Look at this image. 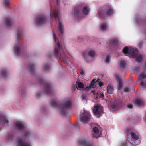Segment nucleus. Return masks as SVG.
<instances>
[{"label":"nucleus","instance_id":"nucleus-1","mask_svg":"<svg viewBox=\"0 0 146 146\" xmlns=\"http://www.w3.org/2000/svg\"><path fill=\"white\" fill-rule=\"evenodd\" d=\"M51 103L52 106L57 107L60 109V113L63 116L66 115L67 111L72 108V103L70 100L66 101L63 104H61L59 102L53 100Z\"/></svg>","mask_w":146,"mask_h":146},{"label":"nucleus","instance_id":"nucleus-2","mask_svg":"<svg viewBox=\"0 0 146 146\" xmlns=\"http://www.w3.org/2000/svg\"><path fill=\"white\" fill-rule=\"evenodd\" d=\"M98 14L100 17L104 18L112 15L113 11L111 7L109 6L103 7L100 10H98Z\"/></svg>","mask_w":146,"mask_h":146},{"label":"nucleus","instance_id":"nucleus-3","mask_svg":"<svg viewBox=\"0 0 146 146\" xmlns=\"http://www.w3.org/2000/svg\"><path fill=\"white\" fill-rule=\"evenodd\" d=\"M62 50V49L60 45L59 40H58V43L55 49L54 56L57 58H59L61 61H64L66 58L65 54L63 52H62L60 54L59 53V52Z\"/></svg>","mask_w":146,"mask_h":146},{"label":"nucleus","instance_id":"nucleus-4","mask_svg":"<svg viewBox=\"0 0 146 146\" xmlns=\"http://www.w3.org/2000/svg\"><path fill=\"white\" fill-rule=\"evenodd\" d=\"M53 13L54 17L55 18L56 21H59V30L61 34L62 35L64 32V27L62 23L60 20L58 10V9H54L53 11Z\"/></svg>","mask_w":146,"mask_h":146},{"label":"nucleus","instance_id":"nucleus-5","mask_svg":"<svg viewBox=\"0 0 146 146\" xmlns=\"http://www.w3.org/2000/svg\"><path fill=\"white\" fill-rule=\"evenodd\" d=\"M93 112L94 115L99 117L104 113L103 107L100 104L96 105L94 107Z\"/></svg>","mask_w":146,"mask_h":146},{"label":"nucleus","instance_id":"nucleus-6","mask_svg":"<svg viewBox=\"0 0 146 146\" xmlns=\"http://www.w3.org/2000/svg\"><path fill=\"white\" fill-rule=\"evenodd\" d=\"M91 118V115L89 112L84 111L80 115L81 121L84 123H87Z\"/></svg>","mask_w":146,"mask_h":146},{"label":"nucleus","instance_id":"nucleus-7","mask_svg":"<svg viewBox=\"0 0 146 146\" xmlns=\"http://www.w3.org/2000/svg\"><path fill=\"white\" fill-rule=\"evenodd\" d=\"M39 82L40 84H44L45 91L46 94L50 95L53 93V91L51 89V86L50 84L44 83L43 80L42 79H40Z\"/></svg>","mask_w":146,"mask_h":146},{"label":"nucleus","instance_id":"nucleus-8","mask_svg":"<svg viewBox=\"0 0 146 146\" xmlns=\"http://www.w3.org/2000/svg\"><path fill=\"white\" fill-rule=\"evenodd\" d=\"M46 17L44 15L37 18L36 19V23L38 25H43L46 23Z\"/></svg>","mask_w":146,"mask_h":146},{"label":"nucleus","instance_id":"nucleus-9","mask_svg":"<svg viewBox=\"0 0 146 146\" xmlns=\"http://www.w3.org/2000/svg\"><path fill=\"white\" fill-rule=\"evenodd\" d=\"M80 10L81 9L79 7H76L74 9V15L77 19H79L81 15L80 13Z\"/></svg>","mask_w":146,"mask_h":146},{"label":"nucleus","instance_id":"nucleus-10","mask_svg":"<svg viewBox=\"0 0 146 146\" xmlns=\"http://www.w3.org/2000/svg\"><path fill=\"white\" fill-rule=\"evenodd\" d=\"M21 44L18 43L16 45L14 48V52L15 54L19 55L20 52Z\"/></svg>","mask_w":146,"mask_h":146},{"label":"nucleus","instance_id":"nucleus-11","mask_svg":"<svg viewBox=\"0 0 146 146\" xmlns=\"http://www.w3.org/2000/svg\"><path fill=\"white\" fill-rule=\"evenodd\" d=\"M129 52L128 54H131V55L133 57H136L137 56V50H135L133 48H129Z\"/></svg>","mask_w":146,"mask_h":146},{"label":"nucleus","instance_id":"nucleus-12","mask_svg":"<svg viewBox=\"0 0 146 146\" xmlns=\"http://www.w3.org/2000/svg\"><path fill=\"white\" fill-rule=\"evenodd\" d=\"M17 129L19 130H21L24 128L23 125L20 122H17L15 124Z\"/></svg>","mask_w":146,"mask_h":146},{"label":"nucleus","instance_id":"nucleus-13","mask_svg":"<svg viewBox=\"0 0 146 146\" xmlns=\"http://www.w3.org/2000/svg\"><path fill=\"white\" fill-rule=\"evenodd\" d=\"M115 78L119 83L118 86V89L119 90H120L121 88L122 85L121 79L119 76L117 75L115 76Z\"/></svg>","mask_w":146,"mask_h":146},{"label":"nucleus","instance_id":"nucleus-14","mask_svg":"<svg viewBox=\"0 0 146 146\" xmlns=\"http://www.w3.org/2000/svg\"><path fill=\"white\" fill-rule=\"evenodd\" d=\"M18 146H29L28 143H24L22 139L18 140Z\"/></svg>","mask_w":146,"mask_h":146},{"label":"nucleus","instance_id":"nucleus-15","mask_svg":"<svg viewBox=\"0 0 146 146\" xmlns=\"http://www.w3.org/2000/svg\"><path fill=\"white\" fill-rule=\"evenodd\" d=\"M1 122L8 123V121L5 116L0 114V123Z\"/></svg>","mask_w":146,"mask_h":146},{"label":"nucleus","instance_id":"nucleus-16","mask_svg":"<svg viewBox=\"0 0 146 146\" xmlns=\"http://www.w3.org/2000/svg\"><path fill=\"white\" fill-rule=\"evenodd\" d=\"M12 23V20L9 17L7 18L5 21V24L7 26L11 25Z\"/></svg>","mask_w":146,"mask_h":146},{"label":"nucleus","instance_id":"nucleus-17","mask_svg":"<svg viewBox=\"0 0 146 146\" xmlns=\"http://www.w3.org/2000/svg\"><path fill=\"white\" fill-rule=\"evenodd\" d=\"M95 80H93L91 82L90 85L86 87L85 89L86 90V91H88L90 90L92 88H94L95 87L94 85L95 83Z\"/></svg>","mask_w":146,"mask_h":146},{"label":"nucleus","instance_id":"nucleus-18","mask_svg":"<svg viewBox=\"0 0 146 146\" xmlns=\"http://www.w3.org/2000/svg\"><path fill=\"white\" fill-rule=\"evenodd\" d=\"M28 67L29 68V71L32 73L33 74L35 70L34 65L33 64H29Z\"/></svg>","mask_w":146,"mask_h":146},{"label":"nucleus","instance_id":"nucleus-19","mask_svg":"<svg viewBox=\"0 0 146 146\" xmlns=\"http://www.w3.org/2000/svg\"><path fill=\"white\" fill-rule=\"evenodd\" d=\"M137 56L136 57H135V60L138 63L141 62V60H142L143 58V56L142 55H138L137 52Z\"/></svg>","mask_w":146,"mask_h":146},{"label":"nucleus","instance_id":"nucleus-20","mask_svg":"<svg viewBox=\"0 0 146 146\" xmlns=\"http://www.w3.org/2000/svg\"><path fill=\"white\" fill-rule=\"evenodd\" d=\"M80 145L82 146H92L91 144L85 140L81 141Z\"/></svg>","mask_w":146,"mask_h":146},{"label":"nucleus","instance_id":"nucleus-21","mask_svg":"<svg viewBox=\"0 0 146 146\" xmlns=\"http://www.w3.org/2000/svg\"><path fill=\"white\" fill-rule=\"evenodd\" d=\"M120 66L123 69H125L126 68L127 64L126 62L123 60H121L120 62Z\"/></svg>","mask_w":146,"mask_h":146},{"label":"nucleus","instance_id":"nucleus-22","mask_svg":"<svg viewBox=\"0 0 146 146\" xmlns=\"http://www.w3.org/2000/svg\"><path fill=\"white\" fill-rule=\"evenodd\" d=\"M107 92L110 94H111L113 92V88L111 86H108L107 87Z\"/></svg>","mask_w":146,"mask_h":146},{"label":"nucleus","instance_id":"nucleus-23","mask_svg":"<svg viewBox=\"0 0 146 146\" xmlns=\"http://www.w3.org/2000/svg\"><path fill=\"white\" fill-rule=\"evenodd\" d=\"M89 11V9L88 7L85 6L83 8V12L85 15L88 14Z\"/></svg>","mask_w":146,"mask_h":146},{"label":"nucleus","instance_id":"nucleus-24","mask_svg":"<svg viewBox=\"0 0 146 146\" xmlns=\"http://www.w3.org/2000/svg\"><path fill=\"white\" fill-rule=\"evenodd\" d=\"M144 78H146V72L145 71L143 72L139 76L138 80H140Z\"/></svg>","mask_w":146,"mask_h":146},{"label":"nucleus","instance_id":"nucleus-25","mask_svg":"<svg viewBox=\"0 0 146 146\" xmlns=\"http://www.w3.org/2000/svg\"><path fill=\"white\" fill-rule=\"evenodd\" d=\"M110 109L113 111L118 109L117 105L115 103H112L111 104Z\"/></svg>","mask_w":146,"mask_h":146},{"label":"nucleus","instance_id":"nucleus-26","mask_svg":"<svg viewBox=\"0 0 146 146\" xmlns=\"http://www.w3.org/2000/svg\"><path fill=\"white\" fill-rule=\"evenodd\" d=\"M131 135L133 139L135 140H137L139 138L138 136L134 132H131Z\"/></svg>","mask_w":146,"mask_h":146},{"label":"nucleus","instance_id":"nucleus-27","mask_svg":"<svg viewBox=\"0 0 146 146\" xmlns=\"http://www.w3.org/2000/svg\"><path fill=\"white\" fill-rule=\"evenodd\" d=\"M134 103L137 104L138 106H139L143 104V102L139 99H137L135 100L134 102Z\"/></svg>","mask_w":146,"mask_h":146},{"label":"nucleus","instance_id":"nucleus-28","mask_svg":"<svg viewBox=\"0 0 146 146\" xmlns=\"http://www.w3.org/2000/svg\"><path fill=\"white\" fill-rule=\"evenodd\" d=\"M88 55L90 57L94 58L95 56V53L94 51L90 50L88 52Z\"/></svg>","mask_w":146,"mask_h":146},{"label":"nucleus","instance_id":"nucleus-29","mask_svg":"<svg viewBox=\"0 0 146 146\" xmlns=\"http://www.w3.org/2000/svg\"><path fill=\"white\" fill-rule=\"evenodd\" d=\"M107 29L106 24L105 23H102L100 26V29L102 30L106 29Z\"/></svg>","mask_w":146,"mask_h":146},{"label":"nucleus","instance_id":"nucleus-30","mask_svg":"<svg viewBox=\"0 0 146 146\" xmlns=\"http://www.w3.org/2000/svg\"><path fill=\"white\" fill-rule=\"evenodd\" d=\"M4 4L6 7H8L10 4L9 0H4Z\"/></svg>","mask_w":146,"mask_h":146},{"label":"nucleus","instance_id":"nucleus-31","mask_svg":"<svg viewBox=\"0 0 146 146\" xmlns=\"http://www.w3.org/2000/svg\"><path fill=\"white\" fill-rule=\"evenodd\" d=\"M1 73L3 76L6 77L7 76V72L6 70H2L1 71Z\"/></svg>","mask_w":146,"mask_h":146},{"label":"nucleus","instance_id":"nucleus-32","mask_svg":"<svg viewBox=\"0 0 146 146\" xmlns=\"http://www.w3.org/2000/svg\"><path fill=\"white\" fill-rule=\"evenodd\" d=\"M129 48L126 46L125 47L123 50V52L124 54H128L129 52Z\"/></svg>","mask_w":146,"mask_h":146},{"label":"nucleus","instance_id":"nucleus-33","mask_svg":"<svg viewBox=\"0 0 146 146\" xmlns=\"http://www.w3.org/2000/svg\"><path fill=\"white\" fill-rule=\"evenodd\" d=\"M77 85L78 87L80 89L84 87L83 84L81 82H79Z\"/></svg>","mask_w":146,"mask_h":146},{"label":"nucleus","instance_id":"nucleus-34","mask_svg":"<svg viewBox=\"0 0 146 146\" xmlns=\"http://www.w3.org/2000/svg\"><path fill=\"white\" fill-rule=\"evenodd\" d=\"M93 131L95 134H98L99 132V130L97 127H95L93 129Z\"/></svg>","mask_w":146,"mask_h":146},{"label":"nucleus","instance_id":"nucleus-35","mask_svg":"<svg viewBox=\"0 0 146 146\" xmlns=\"http://www.w3.org/2000/svg\"><path fill=\"white\" fill-rule=\"evenodd\" d=\"M110 59V56L109 55H107L106 56L105 60V62L106 63H108Z\"/></svg>","mask_w":146,"mask_h":146},{"label":"nucleus","instance_id":"nucleus-36","mask_svg":"<svg viewBox=\"0 0 146 146\" xmlns=\"http://www.w3.org/2000/svg\"><path fill=\"white\" fill-rule=\"evenodd\" d=\"M21 32L20 31L18 30L17 31V39L18 40H19V39L21 35Z\"/></svg>","mask_w":146,"mask_h":146},{"label":"nucleus","instance_id":"nucleus-37","mask_svg":"<svg viewBox=\"0 0 146 146\" xmlns=\"http://www.w3.org/2000/svg\"><path fill=\"white\" fill-rule=\"evenodd\" d=\"M50 67L48 64H45L44 65V70H48L49 69Z\"/></svg>","mask_w":146,"mask_h":146},{"label":"nucleus","instance_id":"nucleus-38","mask_svg":"<svg viewBox=\"0 0 146 146\" xmlns=\"http://www.w3.org/2000/svg\"><path fill=\"white\" fill-rule=\"evenodd\" d=\"M112 43L116 45L118 43V40L117 39H114L112 40Z\"/></svg>","mask_w":146,"mask_h":146},{"label":"nucleus","instance_id":"nucleus-39","mask_svg":"<svg viewBox=\"0 0 146 146\" xmlns=\"http://www.w3.org/2000/svg\"><path fill=\"white\" fill-rule=\"evenodd\" d=\"M140 70V68L136 67L134 69V71L135 73H137Z\"/></svg>","mask_w":146,"mask_h":146},{"label":"nucleus","instance_id":"nucleus-40","mask_svg":"<svg viewBox=\"0 0 146 146\" xmlns=\"http://www.w3.org/2000/svg\"><path fill=\"white\" fill-rule=\"evenodd\" d=\"M130 89L128 87H125L124 90V91L125 92H129L130 91Z\"/></svg>","mask_w":146,"mask_h":146},{"label":"nucleus","instance_id":"nucleus-41","mask_svg":"<svg viewBox=\"0 0 146 146\" xmlns=\"http://www.w3.org/2000/svg\"><path fill=\"white\" fill-rule=\"evenodd\" d=\"M83 100H86V95L84 94H82L81 96Z\"/></svg>","mask_w":146,"mask_h":146},{"label":"nucleus","instance_id":"nucleus-42","mask_svg":"<svg viewBox=\"0 0 146 146\" xmlns=\"http://www.w3.org/2000/svg\"><path fill=\"white\" fill-rule=\"evenodd\" d=\"M25 134L24 135V137H27L29 135L30 133L28 131H25Z\"/></svg>","mask_w":146,"mask_h":146},{"label":"nucleus","instance_id":"nucleus-43","mask_svg":"<svg viewBox=\"0 0 146 146\" xmlns=\"http://www.w3.org/2000/svg\"><path fill=\"white\" fill-rule=\"evenodd\" d=\"M76 88L78 89V88L76 86H75L74 85L72 86L71 89L72 91L73 92H74L76 90Z\"/></svg>","mask_w":146,"mask_h":146},{"label":"nucleus","instance_id":"nucleus-44","mask_svg":"<svg viewBox=\"0 0 146 146\" xmlns=\"http://www.w3.org/2000/svg\"><path fill=\"white\" fill-rule=\"evenodd\" d=\"M104 82H100L98 83L99 86L100 87H101L104 84Z\"/></svg>","mask_w":146,"mask_h":146},{"label":"nucleus","instance_id":"nucleus-45","mask_svg":"<svg viewBox=\"0 0 146 146\" xmlns=\"http://www.w3.org/2000/svg\"><path fill=\"white\" fill-rule=\"evenodd\" d=\"M127 107L130 109H131L133 108V106L131 104H129L127 105Z\"/></svg>","mask_w":146,"mask_h":146},{"label":"nucleus","instance_id":"nucleus-46","mask_svg":"<svg viewBox=\"0 0 146 146\" xmlns=\"http://www.w3.org/2000/svg\"><path fill=\"white\" fill-rule=\"evenodd\" d=\"M53 39H54V40L55 42H56V36H55V34L54 33H53Z\"/></svg>","mask_w":146,"mask_h":146},{"label":"nucleus","instance_id":"nucleus-47","mask_svg":"<svg viewBox=\"0 0 146 146\" xmlns=\"http://www.w3.org/2000/svg\"><path fill=\"white\" fill-rule=\"evenodd\" d=\"M104 94L102 93H101L100 94V98H103L104 97Z\"/></svg>","mask_w":146,"mask_h":146},{"label":"nucleus","instance_id":"nucleus-48","mask_svg":"<svg viewBox=\"0 0 146 146\" xmlns=\"http://www.w3.org/2000/svg\"><path fill=\"white\" fill-rule=\"evenodd\" d=\"M140 85L142 87H144L145 86V84L143 82H142L141 83Z\"/></svg>","mask_w":146,"mask_h":146},{"label":"nucleus","instance_id":"nucleus-49","mask_svg":"<svg viewBox=\"0 0 146 146\" xmlns=\"http://www.w3.org/2000/svg\"><path fill=\"white\" fill-rule=\"evenodd\" d=\"M122 146H125L126 145V143H122Z\"/></svg>","mask_w":146,"mask_h":146},{"label":"nucleus","instance_id":"nucleus-50","mask_svg":"<svg viewBox=\"0 0 146 146\" xmlns=\"http://www.w3.org/2000/svg\"><path fill=\"white\" fill-rule=\"evenodd\" d=\"M57 5L58 6L59 5V2H58V0H57Z\"/></svg>","mask_w":146,"mask_h":146},{"label":"nucleus","instance_id":"nucleus-51","mask_svg":"<svg viewBox=\"0 0 146 146\" xmlns=\"http://www.w3.org/2000/svg\"><path fill=\"white\" fill-rule=\"evenodd\" d=\"M80 74L82 75L84 74V72L83 70H82Z\"/></svg>","mask_w":146,"mask_h":146},{"label":"nucleus","instance_id":"nucleus-52","mask_svg":"<svg viewBox=\"0 0 146 146\" xmlns=\"http://www.w3.org/2000/svg\"><path fill=\"white\" fill-rule=\"evenodd\" d=\"M144 65H145V68H146V61L145 62Z\"/></svg>","mask_w":146,"mask_h":146},{"label":"nucleus","instance_id":"nucleus-53","mask_svg":"<svg viewBox=\"0 0 146 146\" xmlns=\"http://www.w3.org/2000/svg\"><path fill=\"white\" fill-rule=\"evenodd\" d=\"M94 91H92V92H92V93H93V94H94Z\"/></svg>","mask_w":146,"mask_h":146},{"label":"nucleus","instance_id":"nucleus-54","mask_svg":"<svg viewBox=\"0 0 146 146\" xmlns=\"http://www.w3.org/2000/svg\"><path fill=\"white\" fill-rule=\"evenodd\" d=\"M92 137H96V138H97V137H96L94 136V135H92Z\"/></svg>","mask_w":146,"mask_h":146},{"label":"nucleus","instance_id":"nucleus-55","mask_svg":"<svg viewBox=\"0 0 146 146\" xmlns=\"http://www.w3.org/2000/svg\"><path fill=\"white\" fill-rule=\"evenodd\" d=\"M98 96H97L96 97V99H98Z\"/></svg>","mask_w":146,"mask_h":146},{"label":"nucleus","instance_id":"nucleus-56","mask_svg":"<svg viewBox=\"0 0 146 146\" xmlns=\"http://www.w3.org/2000/svg\"><path fill=\"white\" fill-rule=\"evenodd\" d=\"M50 16H51V13H50Z\"/></svg>","mask_w":146,"mask_h":146}]
</instances>
